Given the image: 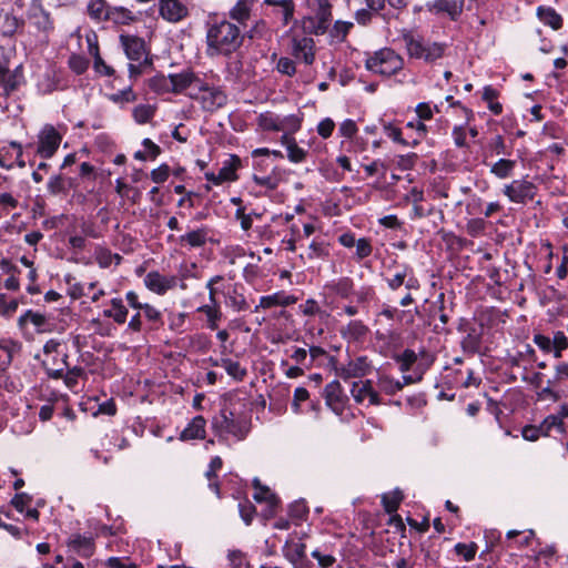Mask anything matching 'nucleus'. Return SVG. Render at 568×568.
Here are the masks:
<instances>
[{"label": "nucleus", "instance_id": "a878e982", "mask_svg": "<svg viewBox=\"0 0 568 568\" xmlns=\"http://www.w3.org/2000/svg\"><path fill=\"white\" fill-rule=\"evenodd\" d=\"M368 332V326L359 320L349 321L347 325L339 329L341 336L347 342H358L363 339Z\"/></svg>", "mask_w": 568, "mask_h": 568}, {"label": "nucleus", "instance_id": "39448f33", "mask_svg": "<svg viewBox=\"0 0 568 568\" xmlns=\"http://www.w3.org/2000/svg\"><path fill=\"white\" fill-rule=\"evenodd\" d=\"M61 343L57 339H49L43 346L44 359L42 365L49 377L59 379L64 376L68 368V354L60 351Z\"/></svg>", "mask_w": 568, "mask_h": 568}, {"label": "nucleus", "instance_id": "79ce46f5", "mask_svg": "<svg viewBox=\"0 0 568 568\" xmlns=\"http://www.w3.org/2000/svg\"><path fill=\"white\" fill-rule=\"evenodd\" d=\"M258 124L262 129L267 131H284V124L282 123V116L266 112L260 115Z\"/></svg>", "mask_w": 568, "mask_h": 568}, {"label": "nucleus", "instance_id": "7ed1b4c3", "mask_svg": "<svg viewBox=\"0 0 568 568\" xmlns=\"http://www.w3.org/2000/svg\"><path fill=\"white\" fill-rule=\"evenodd\" d=\"M365 67L375 74L389 77L403 69L404 60L393 49L383 48L367 57Z\"/></svg>", "mask_w": 568, "mask_h": 568}, {"label": "nucleus", "instance_id": "774afa93", "mask_svg": "<svg viewBox=\"0 0 568 568\" xmlns=\"http://www.w3.org/2000/svg\"><path fill=\"white\" fill-rule=\"evenodd\" d=\"M32 501V497L27 493L16 494L11 499V505L19 511L23 513L24 508Z\"/></svg>", "mask_w": 568, "mask_h": 568}, {"label": "nucleus", "instance_id": "4c0bfd02", "mask_svg": "<svg viewBox=\"0 0 568 568\" xmlns=\"http://www.w3.org/2000/svg\"><path fill=\"white\" fill-rule=\"evenodd\" d=\"M87 11L91 19L95 21H105L108 18L109 6L105 0H90Z\"/></svg>", "mask_w": 568, "mask_h": 568}, {"label": "nucleus", "instance_id": "0e129e2a", "mask_svg": "<svg viewBox=\"0 0 568 568\" xmlns=\"http://www.w3.org/2000/svg\"><path fill=\"white\" fill-rule=\"evenodd\" d=\"M69 67L77 74H82L87 71L89 67V61L82 55L72 54L69 59Z\"/></svg>", "mask_w": 568, "mask_h": 568}, {"label": "nucleus", "instance_id": "4468645a", "mask_svg": "<svg viewBox=\"0 0 568 568\" xmlns=\"http://www.w3.org/2000/svg\"><path fill=\"white\" fill-rule=\"evenodd\" d=\"M239 166L240 159L235 155H232L227 161L223 163V166L220 169L217 174L213 172H206L205 179L214 185H220L223 182L235 181L237 179L236 170Z\"/></svg>", "mask_w": 568, "mask_h": 568}, {"label": "nucleus", "instance_id": "2eb2a0df", "mask_svg": "<svg viewBox=\"0 0 568 568\" xmlns=\"http://www.w3.org/2000/svg\"><path fill=\"white\" fill-rule=\"evenodd\" d=\"M324 398L326 405L336 413L343 412L347 402V395L338 381H333L324 387Z\"/></svg>", "mask_w": 568, "mask_h": 568}, {"label": "nucleus", "instance_id": "aec40b11", "mask_svg": "<svg viewBox=\"0 0 568 568\" xmlns=\"http://www.w3.org/2000/svg\"><path fill=\"white\" fill-rule=\"evenodd\" d=\"M29 23L36 28L44 38L53 30V22L49 12L44 11L41 7H32L29 11Z\"/></svg>", "mask_w": 568, "mask_h": 568}, {"label": "nucleus", "instance_id": "412c9836", "mask_svg": "<svg viewBox=\"0 0 568 568\" xmlns=\"http://www.w3.org/2000/svg\"><path fill=\"white\" fill-rule=\"evenodd\" d=\"M369 371V364L366 357H357L354 361H349L346 365H343L336 369V374L347 381L351 378H357L365 376Z\"/></svg>", "mask_w": 568, "mask_h": 568}, {"label": "nucleus", "instance_id": "603ef678", "mask_svg": "<svg viewBox=\"0 0 568 568\" xmlns=\"http://www.w3.org/2000/svg\"><path fill=\"white\" fill-rule=\"evenodd\" d=\"M554 428L564 432V422H560V416L549 415L539 425V430L544 432V436H548Z\"/></svg>", "mask_w": 568, "mask_h": 568}, {"label": "nucleus", "instance_id": "052dcab7", "mask_svg": "<svg viewBox=\"0 0 568 568\" xmlns=\"http://www.w3.org/2000/svg\"><path fill=\"white\" fill-rule=\"evenodd\" d=\"M554 384L549 379L548 383H547V386L541 388L538 393H537V398L539 400H551V402H558L560 398H561V394L557 390L554 389Z\"/></svg>", "mask_w": 568, "mask_h": 568}, {"label": "nucleus", "instance_id": "58836bf2", "mask_svg": "<svg viewBox=\"0 0 568 568\" xmlns=\"http://www.w3.org/2000/svg\"><path fill=\"white\" fill-rule=\"evenodd\" d=\"M227 284L224 283V277L222 275L212 276L205 287L209 291V302L210 303H219L217 294L223 295V291H225V286Z\"/></svg>", "mask_w": 568, "mask_h": 568}, {"label": "nucleus", "instance_id": "8fccbe9b", "mask_svg": "<svg viewBox=\"0 0 568 568\" xmlns=\"http://www.w3.org/2000/svg\"><path fill=\"white\" fill-rule=\"evenodd\" d=\"M113 258H115L116 264H119L121 262V256L119 254H112V252L110 250L104 248V247L97 248L95 260L101 267H103V268L109 267L111 265Z\"/></svg>", "mask_w": 568, "mask_h": 568}, {"label": "nucleus", "instance_id": "f03ea898", "mask_svg": "<svg viewBox=\"0 0 568 568\" xmlns=\"http://www.w3.org/2000/svg\"><path fill=\"white\" fill-rule=\"evenodd\" d=\"M212 429L219 437L230 435L243 440L251 429V423L246 415L237 414L231 406L224 405L212 418Z\"/></svg>", "mask_w": 568, "mask_h": 568}, {"label": "nucleus", "instance_id": "7c9ffc66", "mask_svg": "<svg viewBox=\"0 0 568 568\" xmlns=\"http://www.w3.org/2000/svg\"><path fill=\"white\" fill-rule=\"evenodd\" d=\"M22 82V75L18 69L13 72L0 64V85L3 88L4 94L9 95L16 91Z\"/></svg>", "mask_w": 568, "mask_h": 568}, {"label": "nucleus", "instance_id": "6ab92c4d", "mask_svg": "<svg viewBox=\"0 0 568 568\" xmlns=\"http://www.w3.org/2000/svg\"><path fill=\"white\" fill-rule=\"evenodd\" d=\"M292 52L296 59H302L307 65L312 64L315 60L314 40L308 37L293 38Z\"/></svg>", "mask_w": 568, "mask_h": 568}, {"label": "nucleus", "instance_id": "cd10ccee", "mask_svg": "<svg viewBox=\"0 0 568 568\" xmlns=\"http://www.w3.org/2000/svg\"><path fill=\"white\" fill-rule=\"evenodd\" d=\"M21 351V344L11 338L0 339V368L6 369L11 363L16 354Z\"/></svg>", "mask_w": 568, "mask_h": 568}, {"label": "nucleus", "instance_id": "c756f323", "mask_svg": "<svg viewBox=\"0 0 568 568\" xmlns=\"http://www.w3.org/2000/svg\"><path fill=\"white\" fill-rule=\"evenodd\" d=\"M22 26L23 21L12 12L0 10V36L12 37Z\"/></svg>", "mask_w": 568, "mask_h": 568}, {"label": "nucleus", "instance_id": "ddd939ff", "mask_svg": "<svg viewBox=\"0 0 568 568\" xmlns=\"http://www.w3.org/2000/svg\"><path fill=\"white\" fill-rule=\"evenodd\" d=\"M351 394L354 400L358 404L363 403L366 398L371 405H381L382 400L378 392L373 387L371 379L354 382L351 388Z\"/></svg>", "mask_w": 568, "mask_h": 568}, {"label": "nucleus", "instance_id": "864d4df0", "mask_svg": "<svg viewBox=\"0 0 568 568\" xmlns=\"http://www.w3.org/2000/svg\"><path fill=\"white\" fill-rule=\"evenodd\" d=\"M352 27H353L352 22L338 20L334 23L333 29L331 30V37L334 40L342 42L345 40V38Z\"/></svg>", "mask_w": 568, "mask_h": 568}, {"label": "nucleus", "instance_id": "72a5a7b5", "mask_svg": "<svg viewBox=\"0 0 568 568\" xmlns=\"http://www.w3.org/2000/svg\"><path fill=\"white\" fill-rule=\"evenodd\" d=\"M197 312L206 316L207 328L214 331L219 327V322L222 320V311L220 303H209L197 307Z\"/></svg>", "mask_w": 568, "mask_h": 568}, {"label": "nucleus", "instance_id": "37998d69", "mask_svg": "<svg viewBox=\"0 0 568 568\" xmlns=\"http://www.w3.org/2000/svg\"><path fill=\"white\" fill-rule=\"evenodd\" d=\"M255 493L254 499L256 501H267L271 506H275L277 504L276 496L268 489V487L262 486L257 478L253 481Z\"/></svg>", "mask_w": 568, "mask_h": 568}, {"label": "nucleus", "instance_id": "c03bdc74", "mask_svg": "<svg viewBox=\"0 0 568 568\" xmlns=\"http://www.w3.org/2000/svg\"><path fill=\"white\" fill-rule=\"evenodd\" d=\"M498 98V91L491 85H486L483 92V100L488 103V109L496 115L503 112V105L495 100Z\"/></svg>", "mask_w": 568, "mask_h": 568}, {"label": "nucleus", "instance_id": "20e7f679", "mask_svg": "<svg viewBox=\"0 0 568 568\" xmlns=\"http://www.w3.org/2000/svg\"><path fill=\"white\" fill-rule=\"evenodd\" d=\"M404 42L409 57L433 63L443 58L447 45L440 42H432L412 34L404 36Z\"/></svg>", "mask_w": 568, "mask_h": 568}, {"label": "nucleus", "instance_id": "b1692460", "mask_svg": "<svg viewBox=\"0 0 568 568\" xmlns=\"http://www.w3.org/2000/svg\"><path fill=\"white\" fill-rule=\"evenodd\" d=\"M283 556L293 565L302 562L306 558V545L301 540L290 537L283 548Z\"/></svg>", "mask_w": 568, "mask_h": 568}, {"label": "nucleus", "instance_id": "69168bd1", "mask_svg": "<svg viewBox=\"0 0 568 568\" xmlns=\"http://www.w3.org/2000/svg\"><path fill=\"white\" fill-rule=\"evenodd\" d=\"M486 229V223L483 219H471L466 224V231L467 233L473 236H479L484 233Z\"/></svg>", "mask_w": 568, "mask_h": 568}, {"label": "nucleus", "instance_id": "f8f14e48", "mask_svg": "<svg viewBox=\"0 0 568 568\" xmlns=\"http://www.w3.org/2000/svg\"><path fill=\"white\" fill-rule=\"evenodd\" d=\"M178 284L176 276H165L156 271L149 272L144 277V285L159 295H164Z\"/></svg>", "mask_w": 568, "mask_h": 568}, {"label": "nucleus", "instance_id": "0eeeda50", "mask_svg": "<svg viewBox=\"0 0 568 568\" xmlns=\"http://www.w3.org/2000/svg\"><path fill=\"white\" fill-rule=\"evenodd\" d=\"M205 89L197 88L196 92H187L191 99L200 100L205 111H215L224 106L227 102L226 94L216 87H210L204 82Z\"/></svg>", "mask_w": 568, "mask_h": 568}, {"label": "nucleus", "instance_id": "2f4dec72", "mask_svg": "<svg viewBox=\"0 0 568 568\" xmlns=\"http://www.w3.org/2000/svg\"><path fill=\"white\" fill-rule=\"evenodd\" d=\"M207 241V230L205 227H200L193 231L187 232L184 235L179 237V243L183 245H187L191 248L203 247Z\"/></svg>", "mask_w": 568, "mask_h": 568}, {"label": "nucleus", "instance_id": "393cba45", "mask_svg": "<svg viewBox=\"0 0 568 568\" xmlns=\"http://www.w3.org/2000/svg\"><path fill=\"white\" fill-rule=\"evenodd\" d=\"M29 323L32 324L39 333L51 331V323L47 316L41 313L33 312L32 310L26 311L18 320L20 327H24Z\"/></svg>", "mask_w": 568, "mask_h": 568}, {"label": "nucleus", "instance_id": "473e14b6", "mask_svg": "<svg viewBox=\"0 0 568 568\" xmlns=\"http://www.w3.org/2000/svg\"><path fill=\"white\" fill-rule=\"evenodd\" d=\"M460 346L466 354L474 355L479 353L481 346V333L477 328L470 327L467 331V334L463 337Z\"/></svg>", "mask_w": 568, "mask_h": 568}, {"label": "nucleus", "instance_id": "6e6d98bb", "mask_svg": "<svg viewBox=\"0 0 568 568\" xmlns=\"http://www.w3.org/2000/svg\"><path fill=\"white\" fill-rule=\"evenodd\" d=\"M14 150L9 145L0 146V166L6 170H11L14 164Z\"/></svg>", "mask_w": 568, "mask_h": 568}, {"label": "nucleus", "instance_id": "ea45409f", "mask_svg": "<svg viewBox=\"0 0 568 568\" xmlns=\"http://www.w3.org/2000/svg\"><path fill=\"white\" fill-rule=\"evenodd\" d=\"M516 162L508 159H500L490 166V173L498 179H506L513 174Z\"/></svg>", "mask_w": 568, "mask_h": 568}, {"label": "nucleus", "instance_id": "a211bd4d", "mask_svg": "<svg viewBox=\"0 0 568 568\" xmlns=\"http://www.w3.org/2000/svg\"><path fill=\"white\" fill-rule=\"evenodd\" d=\"M120 39L129 60L135 62L144 60L145 63L148 62V59L145 58V43L141 38L134 36H121Z\"/></svg>", "mask_w": 568, "mask_h": 568}, {"label": "nucleus", "instance_id": "a19ab883", "mask_svg": "<svg viewBox=\"0 0 568 568\" xmlns=\"http://www.w3.org/2000/svg\"><path fill=\"white\" fill-rule=\"evenodd\" d=\"M106 20L113 21L115 23H129L134 20V16L131 10L124 7H111L109 6V12Z\"/></svg>", "mask_w": 568, "mask_h": 568}, {"label": "nucleus", "instance_id": "3c124183", "mask_svg": "<svg viewBox=\"0 0 568 568\" xmlns=\"http://www.w3.org/2000/svg\"><path fill=\"white\" fill-rule=\"evenodd\" d=\"M403 495L400 491H394L392 494H384L382 503L386 513H395L402 501Z\"/></svg>", "mask_w": 568, "mask_h": 568}, {"label": "nucleus", "instance_id": "c9c22d12", "mask_svg": "<svg viewBox=\"0 0 568 568\" xmlns=\"http://www.w3.org/2000/svg\"><path fill=\"white\" fill-rule=\"evenodd\" d=\"M255 2L256 0H237L230 10V17L239 23L245 24L251 17V9Z\"/></svg>", "mask_w": 568, "mask_h": 568}, {"label": "nucleus", "instance_id": "13d9d810", "mask_svg": "<svg viewBox=\"0 0 568 568\" xmlns=\"http://www.w3.org/2000/svg\"><path fill=\"white\" fill-rule=\"evenodd\" d=\"M328 255V246L324 242L313 241L308 246L307 256L310 260L323 258Z\"/></svg>", "mask_w": 568, "mask_h": 568}, {"label": "nucleus", "instance_id": "49530a36", "mask_svg": "<svg viewBox=\"0 0 568 568\" xmlns=\"http://www.w3.org/2000/svg\"><path fill=\"white\" fill-rule=\"evenodd\" d=\"M110 306L112 313L114 315V322L119 325H122L126 322L128 318V308L125 307L122 298L114 297L110 301Z\"/></svg>", "mask_w": 568, "mask_h": 568}, {"label": "nucleus", "instance_id": "5701e85b", "mask_svg": "<svg viewBox=\"0 0 568 568\" xmlns=\"http://www.w3.org/2000/svg\"><path fill=\"white\" fill-rule=\"evenodd\" d=\"M297 297L294 295L286 294L283 291L276 292L271 295H264L260 297L258 304L255 306L254 312H257L260 308H271L274 306H288L295 304Z\"/></svg>", "mask_w": 568, "mask_h": 568}, {"label": "nucleus", "instance_id": "9d476101", "mask_svg": "<svg viewBox=\"0 0 568 568\" xmlns=\"http://www.w3.org/2000/svg\"><path fill=\"white\" fill-rule=\"evenodd\" d=\"M171 92L183 93L186 90L189 92H196L197 88H204V81H202L193 71L184 70L180 73H171Z\"/></svg>", "mask_w": 568, "mask_h": 568}, {"label": "nucleus", "instance_id": "338daca9", "mask_svg": "<svg viewBox=\"0 0 568 568\" xmlns=\"http://www.w3.org/2000/svg\"><path fill=\"white\" fill-rule=\"evenodd\" d=\"M554 385H559L568 381V363L561 362L555 366V374L550 379Z\"/></svg>", "mask_w": 568, "mask_h": 568}, {"label": "nucleus", "instance_id": "4be33fe9", "mask_svg": "<svg viewBox=\"0 0 568 568\" xmlns=\"http://www.w3.org/2000/svg\"><path fill=\"white\" fill-rule=\"evenodd\" d=\"M68 548L81 557H91L94 554L95 545L91 536L73 534L67 541Z\"/></svg>", "mask_w": 568, "mask_h": 568}, {"label": "nucleus", "instance_id": "dca6fc26", "mask_svg": "<svg viewBox=\"0 0 568 568\" xmlns=\"http://www.w3.org/2000/svg\"><path fill=\"white\" fill-rule=\"evenodd\" d=\"M465 0H434L427 3L429 12L445 13L452 20H456L463 12Z\"/></svg>", "mask_w": 568, "mask_h": 568}, {"label": "nucleus", "instance_id": "680f3d73", "mask_svg": "<svg viewBox=\"0 0 568 568\" xmlns=\"http://www.w3.org/2000/svg\"><path fill=\"white\" fill-rule=\"evenodd\" d=\"M455 551L457 555L463 556L466 561H470L476 556L477 545L475 542H470L468 545L458 542L455 546Z\"/></svg>", "mask_w": 568, "mask_h": 568}, {"label": "nucleus", "instance_id": "e2e57ef3", "mask_svg": "<svg viewBox=\"0 0 568 568\" xmlns=\"http://www.w3.org/2000/svg\"><path fill=\"white\" fill-rule=\"evenodd\" d=\"M287 150V158L293 163H301L306 159L307 152L295 142H291Z\"/></svg>", "mask_w": 568, "mask_h": 568}, {"label": "nucleus", "instance_id": "4d7b16f0", "mask_svg": "<svg viewBox=\"0 0 568 568\" xmlns=\"http://www.w3.org/2000/svg\"><path fill=\"white\" fill-rule=\"evenodd\" d=\"M231 568H250V562L241 550H231L227 555Z\"/></svg>", "mask_w": 568, "mask_h": 568}, {"label": "nucleus", "instance_id": "bb28decb", "mask_svg": "<svg viewBox=\"0 0 568 568\" xmlns=\"http://www.w3.org/2000/svg\"><path fill=\"white\" fill-rule=\"evenodd\" d=\"M206 420L203 416H195L182 430L181 440L203 439L205 437Z\"/></svg>", "mask_w": 568, "mask_h": 568}, {"label": "nucleus", "instance_id": "9b49d317", "mask_svg": "<svg viewBox=\"0 0 568 568\" xmlns=\"http://www.w3.org/2000/svg\"><path fill=\"white\" fill-rule=\"evenodd\" d=\"M160 16L169 22H180L189 16V8L181 0H159Z\"/></svg>", "mask_w": 568, "mask_h": 568}, {"label": "nucleus", "instance_id": "f257e3e1", "mask_svg": "<svg viewBox=\"0 0 568 568\" xmlns=\"http://www.w3.org/2000/svg\"><path fill=\"white\" fill-rule=\"evenodd\" d=\"M240 28L226 20L214 22L206 31V53L209 57L230 55L243 43Z\"/></svg>", "mask_w": 568, "mask_h": 568}, {"label": "nucleus", "instance_id": "6e6552de", "mask_svg": "<svg viewBox=\"0 0 568 568\" xmlns=\"http://www.w3.org/2000/svg\"><path fill=\"white\" fill-rule=\"evenodd\" d=\"M503 193L510 202L524 204L535 197L537 186L528 180H514L504 186Z\"/></svg>", "mask_w": 568, "mask_h": 568}, {"label": "nucleus", "instance_id": "e433bc0d", "mask_svg": "<svg viewBox=\"0 0 568 568\" xmlns=\"http://www.w3.org/2000/svg\"><path fill=\"white\" fill-rule=\"evenodd\" d=\"M537 13L539 19L554 30H558L562 27V18L555 9L550 7H539Z\"/></svg>", "mask_w": 568, "mask_h": 568}, {"label": "nucleus", "instance_id": "5fc2aeb1", "mask_svg": "<svg viewBox=\"0 0 568 568\" xmlns=\"http://www.w3.org/2000/svg\"><path fill=\"white\" fill-rule=\"evenodd\" d=\"M355 258L357 261H362L368 257L373 252V246L369 239L361 237L357 240L356 244Z\"/></svg>", "mask_w": 568, "mask_h": 568}, {"label": "nucleus", "instance_id": "423d86ee", "mask_svg": "<svg viewBox=\"0 0 568 568\" xmlns=\"http://www.w3.org/2000/svg\"><path fill=\"white\" fill-rule=\"evenodd\" d=\"M394 265L396 266V272L390 277L385 278L390 291L396 292L403 285H405L407 291H418L420 288V282L408 264L398 265L397 262H394Z\"/></svg>", "mask_w": 568, "mask_h": 568}, {"label": "nucleus", "instance_id": "bf43d9fd", "mask_svg": "<svg viewBox=\"0 0 568 568\" xmlns=\"http://www.w3.org/2000/svg\"><path fill=\"white\" fill-rule=\"evenodd\" d=\"M150 87L155 92H171L170 74L168 77L155 75L151 79Z\"/></svg>", "mask_w": 568, "mask_h": 568}, {"label": "nucleus", "instance_id": "c85d7f7f", "mask_svg": "<svg viewBox=\"0 0 568 568\" xmlns=\"http://www.w3.org/2000/svg\"><path fill=\"white\" fill-rule=\"evenodd\" d=\"M331 18V6L327 1L321 2L315 14V21H312L313 32L315 34H324L328 29Z\"/></svg>", "mask_w": 568, "mask_h": 568}, {"label": "nucleus", "instance_id": "09e8293b", "mask_svg": "<svg viewBox=\"0 0 568 568\" xmlns=\"http://www.w3.org/2000/svg\"><path fill=\"white\" fill-rule=\"evenodd\" d=\"M395 359L399 363L400 372L405 373L417 362V354L413 349L406 348L402 354L397 355Z\"/></svg>", "mask_w": 568, "mask_h": 568}, {"label": "nucleus", "instance_id": "de8ad7c7", "mask_svg": "<svg viewBox=\"0 0 568 568\" xmlns=\"http://www.w3.org/2000/svg\"><path fill=\"white\" fill-rule=\"evenodd\" d=\"M155 113V109L149 104H140L133 109V118L139 124L149 122Z\"/></svg>", "mask_w": 568, "mask_h": 568}, {"label": "nucleus", "instance_id": "1a4fd4ad", "mask_svg": "<svg viewBox=\"0 0 568 568\" xmlns=\"http://www.w3.org/2000/svg\"><path fill=\"white\" fill-rule=\"evenodd\" d=\"M37 154L43 159H50L57 152L62 136L54 126L47 124L38 136Z\"/></svg>", "mask_w": 568, "mask_h": 568}, {"label": "nucleus", "instance_id": "f704fd0d", "mask_svg": "<svg viewBox=\"0 0 568 568\" xmlns=\"http://www.w3.org/2000/svg\"><path fill=\"white\" fill-rule=\"evenodd\" d=\"M214 365L223 367L227 375H230L237 382H242L247 375V371L245 367H242L239 362H235L229 357H224L221 358L220 361L214 362Z\"/></svg>", "mask_w": 568, "mask_h": 568}, {"label": "nucleus", "instance_id": "a18cd8bd", "mask_svg": "<svg viewBox=\"0 0 568 568\" xmlns=\"http://www.w3.org/2000/svg\"><path fill=\"white\" fill-rule=\"evenodd\" d=\"M377 385L381 390H383L384 393H386L388 395H394L397 392L402 390V388H403V384L399 381L394 379L393 377L387 376V375L379 376L378 381H377Z\"/></svg>", "mask_w": 568, "mask_h": 568}, {"label": "nucleus", "instance_id": "f3484780", "mask_svg": "<svg viewBox=\"0 0 568 568\" xmlns=\"http://www.w3.org/2000/svg\"><path fill=\"white\" fill-rule=\"evenodd\" d=\"M225 304L234 312H244L248 310V303L243 294V286L241 284H227L223 291Z\"/></svg>", "mask_w": 568, "mask_h": 568}]
</instances>
